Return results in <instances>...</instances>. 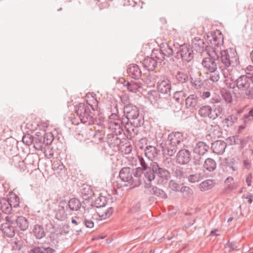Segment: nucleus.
I'll return each instance as SVG.
<instances>
[{
    "instance_id": "nucleus-1",
    "label": "nucleus",
    "mask_w": 253,
    "mask_h": 253,
    "mask_svg": "<svg viewBox=\"0 0 253 253\" xmlns=\"http://www.w3.org/2000/svg\"><path fill=\"white\" fill-rule=\"evenodd\" d=\"M124 115L122 117V122L125 124L126 131L131 133L136 128L142 126L144 122L143 117L140 116L139 109L132 104L124 107Z\"/></svg>"
},
{
    "instance_id": "nucleus-2",
    "label": "nucleus",
    "mask_w": 253,
    "mask_h": 253,
    "mask_svg": "<svg viewBox=\"0 0 253 253\" xmlns=\"http://www.w3.org/2000/svg\"><path fill=\"white\" fill-rule=\"evenodd\" d=\"M75 109L81 123L88 125L94 124V110L92 106L80 103L75 106Z\"/></svg>"
},
{
    "instance_id": "nucleus-3",
    "label": "nucleus",
    "mask_w": 253,
    "mask_h": 253,
    "mask_svg": "<svg viewBox=\"0 0 253 253\" xmlns=\"http://www.w3.org/2000/svg\"><path fill=\"white\" fill-rule=\"evenodd\" d=\"M136 170L129 167H124L119 172V177L123 182H126L125 186L133 185L134 187L139 186L143 182L142 178L135 174Z\"/></svg>"
},
{
    "instance_id": "nucleus-4",
    "label": "nucleus",
    "mask_w": 253,
    "mask_h": 253,
    "mask_svg": "<svg viewBox=\"0 0 253 253\" xmlns=\"http://www.w3.org/2000/svg\"><path fill=\"white\" fill-rule=\"evenodd\" d=\"M152 167V171L146 174L148 178L146 181L152 182L157 177L159 184H164L167 183L170 178V171L167 169L160 167L157 162Z\"/></svg>"
},
{
    "instance_id": "nucleus-5",
    "label": "nucleus",
    "mask_w": 253,
    "mask_h": 253,
    "mask_svg": "<svg viewBox=\"0 0 253 253\" xmlns=\"http://www.w3.org/2000/svg\"><path fill=\"white\" fill-rule=\"evenodd\" d=\"M171 46H172L173 51L172 55L173 61L176 60L179 62L181 61L189 62L193 59L194 53L190 45L183 44L178 47H175V44H172Z\"/></svg>"
},
{
    "instance_id": "nucleus-6",
    "label": "nucleus",
    "mask_w": 253,
    "mask_h": 253,
    "mask_svg": "<svg viewBox=\"0 0 253 253\" xmlns=\"http://www.w3.org/2000/svg\"><path fill=\"white\" fill-rule=\"evenodd\" d=\"M237 53L235 49L232 48H229L227 49H221L218 53L219 56V62L224 65L225 68H228L231 66H234L233 64L236 62L238 57L236 55Z\"/></svg>"
},
{
    "instance_id": "nucleus-7",
    "label": "nucleus",
    "mask_w": 253,
    "mask_h": 253,
    "mask_svg": "<svg viewBox=\"0 0 253 253\" xmlns=\"http://www.w3.org/2000/svg\"><path fill=\"white\" fill-rule=\"evenodd\" d=\"M173 54L172 46L168 43H163L160 49L152 50L151 56L158 63H161L165 59V57H170Z\"/></svg>"
},
{
    "instance_id": "nucleus-8",
    "label": "nucleus",
    "mask_w": 253,
    "mask_h": 253,
    "mask_svg": "<svg viewBox=\"0 0 253 253\" xmlns=\"http://www.w3.org/2000/svg\"><path fill=\"white\" fill-rule=\"evenodd\" d=\"M207 53L209 57L204 58L201 64L205 70L210 72H214L217 70V64L219 63V56L215 50L211 51L208 49Z\"/></svg>"
},
{
    "instance_id": "nucleus-9",
    "label": "nucleus",
    "mask_w": 253,
    "mask_h": 253,
    "mask_svg": "<svg viewBox=\"0 0 253 253\" xmlns=\"http://www.w3.org/2000/svg\"><path fill=\"white\" fill-rule=\"evenodd\" d=\"M147 95L151 102L158 107L166 108L169 106V95H163L156 91H149Z\"/></svg>"
},
{
    "instance_id": "nucleus-10",
    "label": "nucleus",
    "mask_w": 253,
    "mask_h": 253,
    "mask_svg": "<svg viewBox=\"0 0 253 253\" xmlns=\"http://www.w3.org/2000/svg\"><path fill=\"white\" fill-rule=\"evenodd\" d=\"M208 45L207 48V51L208 49L210 51L212 50L216 51L217 54L220 51V48L221 49V46L223 44V36L221 32H218L217 35L214 34L211 36H208Z\"/></svg>"
},
{
    "instance_id": "nucleus-11",
    "label": "nucleus",
    "mask_w": 253,
    "mask_h": 253,
    "mask_svg": "<svg viewBox=\"0 0 253 253\" xmlns=\"http://www.w3.org/2000/svg\"><path fill=\"white\" fill-rule=\"evenodd\" d=\"M138 159L141 167H138L135 169L136 170L135 174H139L143 181H146L148 178L146 174L149 173V172L152 171V166H153V164H156V162H150L149 164L141 156H138Z\"/></svg>"
},
{
    "instance_id": "nucleus-12",
    "label": "nucleus",
    "mask_w": 253,
    "mask_h": 253,
    "mask_svg": "<svg viewBox=\"0 0 253 253\" xmlns=\"http://www.w3.org/2000/svg\"><path fill=\"white\" fill-rule=\"evenodd\" d=\"M251 84H253V81L248 77L247 75H241L234 81L233 84H230L229 87L231 88L237 87L238 90L243 91Z\"/></svg>"
},
{
    "instance_id": "nucleus-13",
    "label": "nucleus",
    "mask_w": 253,
    "mask_h": 253,
    "mask_svg": "<svg viewBox=\"0 0 253 253\" xmlns=\"http://www.w3.org/2000/svg\"><path fill=\"white\" fill-rule=\"evenodd\" d=\"M191 152L186 149H181L177 152L175 162L180 165H186L191 161Z\"/></svg>"
},
{
    "instance_id": "nucleus-14",
    "label": "nucleus",
    "mask_w": 253,
    "mask_h": 253,
    "mask_svg": "<svg viewBox=\"0 0 253 253\" xmlns=\"http://www.w3.org/2000/svg\"><path fill=\"white\" fill-rule=\"evenodd\" d=\"M145 183V188L149 189V194L151 195L166 199L168 198L167 194L162 189L152 185V182L143 181Z\"/></svg>"
},
{
    "instance_id": "nucleus-15",
    "label": "nucleus",
    "mask_w": 253,
    "mask_h": 253,
    "mask_svg": "<svg viewBox=\"0 0 253 253\" xmlns=\"http://www.w3.org/2000/svg\"><path fill=\"white\" fill-rule=\"evenodd\" d=\"M55 252L47 243H38L32 247L29 253H54Z\"/></svg>"
},
{
    "instance_id": "nucleus-16",
    "label": "nucleus",
    "mask_w": 253,
    "mask_h": 253,
    "mask_svg": "<svg viewBox=\"0 0 253 253\" xmlns=\"http://www.w3.org/2000/svg\"><path fill=\"white\" fill-rule=\"evenodd\" d=\"M201 100L195 94H191L185 99V106L190 111L196 110L199 107V102Z\"/></svg>"
},
{
    "instance_id": "nucleus-17",
    "label": "nucleus",
    "mask_w": 253,
    "mask_h": 253,
    "mask_svg": "<svg viewBox=\"0 0 253 253\" xmlns=\"http://www.w3.org/2000/svg\"><path fill=\"white\" fill-rule=\"evenodd\" d=\"M161 145L163 154L165 155L170 157L174 156L179 148V145L173 143L168 140L164 145L161 144Z\"/></svg>"
},
{
    "instance_id": "nucleus-18",
    "label": "nucleus",
    "mask_w": 253,
    "mask_h": 253,
    "mask_svg": "<svg viewBox=\"0 0 253 253\" xmlns=\"http://www.w3.org/2000/svg\"><path fill=\"white\" fill-rule=\"evenodd\" d=\"M1 230L7 237L10 238L14 237L16 230L14 221H11V222H8L1 224Z\"/></svg>"
},
{
    "instance_id": "nucleus-19",
    "label": "nucleus",
    "mask_w": 253,
    "mask_h": 253,
    "mask_svg": "<svg viewBox=\"0 0 253 253\" xmlns=\"http://www.w3.org/2000/svg\"><path fill=\"white\" fill-rule=\"evenodd\" d=\"M171 90V84L169 81H162L158 83L157 84V90H152L151 91H158L159 93L163 95H169L168 93Z\"/></svg>"
},
{
    "instance_id": "nucleus-20",
    "label": "nucleus",
    "mask_w": 253,
    "mask_h": 253,
    "mask_svg": "<svg viewBox=\"0 0 253 253\" xmlns=\"http://www.w3.org/2000/svg\"><path fill=\"white\" fill-rule=\"evenodd\" d=\"M127 73L128 75L135 80H138L142 75V72L139 67L136 64H130L127 69Z\"/></svg>"
},
{
    "instance_id": "nucleus-21",
    "label": "nucleus",
    "mask_w": 253,
    "mask_h": 253,
    "mask_svg": "<svg viewBox=\"0 0 253 253\" xmlns=\"http://www.w3.org/2000/svg\"><path fill=\"white\" fill-rule=\"evenodd\" d=\"M226 147V144L223 141L217 140L211 144V149L214 153L221 155Z\"/></svg>"
},
{
    "instance_id": "nucleus-22",
    "label": "nucleus",
    "mask_w": 253,
    "mask_h": 253,
    "mask_svg": "<svg viewBox=\"0 0 253 253\" xmlns=\"http://www.w3.org/2000/svg\"><path fill=\"white\" fill-rule=\"evenodd\" d=\"M209 149V146L206 142L199 141L194 147L193 152L196 155L203 156Z\"/></svg>"
},
{
    "instance_id": "nucleus-23",
    "label": "nucleus",
    "mask_w": 253,
    "mask_h": 253,
    "mask_svg": "<svg viewBox=\"0 0 253 253\" xmlns=\"http://www.w3.org/2000/svg\"><path fill=\"white\" fill-rule=\"evenodd\" d=\"M13 221L15 222V225H17L16 228H18L21 231H25L28 229L29 223L25 217L19 216Z\"/></svg>"
},
{
    "instance_id": "nucleus-24",
    "label": "nucleus",
    "mask_w": 253,
    "mask_h": 253,
    "mask_svg": "<svg viewBox=\"0 0 253 253\" xmlns=\"http://www.w3.org/2000/svg\"><path fill=\"white\" fill-rule=\"evenodd\" d=\"M167 140L179 146L183 141V133L179 131L173 132L169 134Z\"/></svg>"
},
{
    "instance_id": "nucleus-25",
    "label": "nucleus",
    "mask_w": 253,
    "mask_h": 253,
    "mask_svg": "<svg viewBox=\"0 0 253 253\" xmlns=\"http://www.w3.org/2000/svg\"><path fill=\"white\" fill-rule=\"evenodd\" d=\"M159 153L160 150L154 146H147L145 149V156L151 161H152Z\"/></svg>"
},
{
    "instance_id": "nucleus-26",
    "label": "nucleus",
    "mask_w": 253,
    "mask_h": 253,
    "mask_svg": "<svg viewBox=\"0 0 253 253\" xmlns=\"http://www.w3.org/2000/svg\"><path fill=\"white\" fill-rule=\"evenodd\" d=\"M43 135L40 132H37L34 136V147L37 150H42L45 146V143L43 142Z\"/></svg>"
},
{
    "instance_id": "nucleus-27",
    "label": "nucleus",
    "mask_w": 253,
    "mask_h": 253,
    "mask_svg": "<svg viewBox=\"0 0 253 253\" xmlns=\"http://www.w3.org/2000/svg\"><path fill=\"white\" fill-rule=\"evenodd\" d=\"M158 62L155 59L151 57H147L142 62L143 67L148 71H153L157 67Z\"/></svg>"
},
{
    "instance_id": "nucleus-28",
    "label": "nucleus",
    "mask_w": 253,
    "mask_h": 253,
    "mask_svg": "<svg viewBox=\"0 0 253 253\" xmlns=\"http://www.w3.org/2000/svg\"><path fill=\"white\" fill-rule=\"evenodd\" d=\"M199 115L203 118H209L212 119L213 118L212 115V109L208 105H203L198 110Z\"/></svg>"
},
{
    "instance_id": "nucleus-29",
    "label": "nucleus",
    "mask_w": 253,
    "mask_h": 253,
    "mask_svg": "<svg viewBox=\"0 0 253 253\" xmlns=\"http://www.w3.org/2000/svg\"><path fill=\"white\" fill-rule=\"evenodd\" d=\"M6 199L13 209H17L20 207V198L13 192H9L8 197Z\"/></svg>"
},
{
    "instance_id": "nucleus-30",
    "label": "nucleus",
    "mask_w": 253,
    "mask_h": 253,
    "mask_svg": "<svg viewBox=\"0 0 253 253\" xmlns=\"http://www.w3.org/2000/svg\"><path fill=\"white\" fill-rule=\"evenodd\" d=\"M121 122H111L110 127L112 129V133L115 136H120L123 135L124 132L123 125Z\"/></svg>"
},
{
    "instance_id": "nucleus-31",
    "label": "nucleus",
    "mask_w": 253,
    "mask_h": 253,
    "mask_svg": "<svg viewBox=\"0 0 253 253\" xmlns=\"http://www.w3.org/2000/svg\"><path fill=\"white\" fill-rule=\"evenodd\" d=\"M174 77L177 83L179 84L186 83L189 80L188 74L183 71H178L176 72Z\"/></svg>"
},
{
    "instance_id": "nucleus-32",
    "label": "nucleus",
    "mask_w": 253,
    "mask_h": 253,
    "mask_svg": "<svg viewBox=\"0 0 253 253\" xmlns=\"http://www.w3.org/2000/svg\"><path fill=\"white\" fill-rule=\"evenodd\" d=\"M187 94L183 90L175 91L173 95V99L178 104L182 105L184 101H185Z\"/></svg>"
},
{
    "instance_id": "nucleus-33",
    "label": "nucleus",
    "mask_w": 253,
    "mask_h": 253,
    "mask_svg": "<svg viewBox=\"0 0 253 253\" xmlns=\"http://www.w3.org/2000/svg\"><path fill=\"white\" fill-rule=\"evenodd\" d=\"M34 235L36 239H41L45 236V232L42 225L36 224L33 229Z\"/></svg>"
},
{
    "instance_id": "nucleus-34",
    "label": "nucleus",
    "mask_w": 253,
    "mask_h": 253,
    "mask_svg": "<svg viewBox=\"0 0 253 253\" xmlns=\"http://www.w3.org/2000/svg\"><path fill=\"white\" fill-rule=\"evenodd\" d=\"M126 82L125 86L126 87L127 90L132 93H136L139 91V89L141 88L140 83L131 81L130 82L127 81Z\"/></svg>"
},
{
    "instance_id": "nucleus-35",
    "label": "nucleus",
    "mask_w": 253,
    "mask_h": 253,
    "mask_svg": "<svg viewBox=\"0 0 253 253\" xmlns=\"http://www.w3.org/2000/svg\"><path fill=\"white\" fill-rule=\"evenodd\" d=\"M193 47L198 52H202L204 50L207 52V48L208 45L206 44L203 40L198 39L193 43Z\"/></svg>"
},
{
    "instance_id": "nucleus-36",
    "label": "nucleus",
    "mask_w": 253,
    "mask_h": 253,
    "mask_svg": "<svg viewBox=\"0 0 253 253\" xmlns=\"http://www.w3.org/2000/svg\"><path fill=\"white\" fill-rule=\"evenodd\" d=\"M216 167L215 161L211 158H207L205 160L203 168L209 171H213Z\"/></svg>"
},
{
    "instance_id": "nucleus-37",
    "label": "nucleus",
    "mask_w": 253,
    "mask_h": 253,
    "mask_svg": "<svg viewBox=\"0 0 253 253\" xmlns=\"http://www.w3.org/2000/svg\"><path fill=\"white\" fill-rule=\"evenodd\" d=\"M0 209L5 213H10L13 208L6 199L3 198L0 200Z\"/></svg>"
},
{
    "instance_id": "nucleus-38",
    "label": "nucleus",
    "mask_w": 253,
    "mask_h": 253,
    "mask_svg": "<svg viewBox=\"0 0 253 253\" xmlns=\"http://www.w3.org/2000/svg\"><path fill=\"white\" fill-rule=\"evenodd\" d=\"M215 182L212 179H207L200 184V188L201 191H205L211 189L214 186Z\"/></svg>"
},
{
    "instance_id": "nucleus-39",
    "label": "nucleus",
    "mask_w": 253,
    "mask_h": 253,
    "mask_svg": "<svg viewBox=\"0 0 253 253\" xmlns=\"http://www.w3.org/2000/svg\"><path fill=\"white\" fill-rule=\"evenodd\" d=\"M204 160L202 156L199 155H195L193 159V166L196 170H198L200 169L202 166H203Z\"/></svg>"
},
{
    "instance_id": "nucleus-40",
    "label": "nucleus",
    "mask_w": 253,
    "mask_h": 253,
    "mask_svg": "<svg viewBox=\"0 0 253 253\" xmlns=\"http://www.w3.org/2000/svg\"><path fill=\"white\" fill-rule=\"evenodd\" d=\"M209 129L211 133L210 135H213L214 137L219 138L221 136V129L218 125H210Z\"/></svg>"
},
{
    "instance_id": "nucleus-41",
    "label": "nucleus",
    "mask_w": 253,
    "mask_h": 253,
    "mask_svg": "<svg viewBox=\"0 0 253 253\" xmlns=\"http://www.w3.org/2000/svg\"><path fill=\"white\" fill-rule=\"evenodd\" d=\"M68 207L72 211H77L82 207L81 202L77 198H72L68 202Z\"/></svg>"
},
{
    "instance_id": "nucleus-42",
    "label": "nucleus",
    "mask_w": 253,
    "mask_h": 253,
    "mask_svg": "<svg viewBox=\"0 0 253 253\" xmlns=\"http://www.w3.org/2000/svg\"><path fill=\"white\" fill-rule=\"evenodd\" d=\"M190 82L193 87L196 89L200 88L203 84V83L198 75V77L190 76Z\"/></svg>"
},
{
    "instance_id": "nucleus-43",
    "label": "nucleus",
    "mask_w": 253,
    "mask_h": 253,
    "mask_svg": "<svg viewBox=\"0 0 253 253\" xmlns=\"http://www.w3.org/2000/svg\"><path fill=\"white\" fill-rule=\"evenodd\" d=\"M114 211L113 208L112 207L105 210H100L97 212V214L100 218L101 220L105 219L109 217Z\"/></svg>"
},
{
    "instance_id": "nucleus-44",
    "label": "nucleus",
    "mask_w": 253,
    "mask_h": 253,
    "mask_svg": "<svg viewBox=\"0 0 253 253\" xmlns=\"http://www.w3.org/2000/svg\"><path fill=\"white\" fill-rule=\"evenodd\" d=\"M107 203V199L105 196H100L94 202V206L97 208L104 207Z\"/></svg>"
},
{
    "instance_id": "nucleus-45",
    "label": "nucleus",
    "mask_w": 253,
    "mask_h": 253,
    "mask_svg": "<svg viewBox=\"0 0 253 253\" xmlns=\"http://www.w3.org/2000/svg\"><path fill=\"white\" fill-rule=\"evenodd\" d=\"M173 172L175 174L176 178L181 179L187 177L186 172L184 171L183 168L180 166H176L175 168H173Z\"/></svg>"
},
{
    "instance_id": "nucleus-46",
    "label": "nucleus",
    "mask_w": 253,
    "mask_h": 253,
    "mask_svg": "<svg viewBox=\"0 0 253 253\" xmlns=\"http://www.w3.org/2000/svg\"><path fill=\"white\" fill-rule=\"evenodd\" d=\"M81 194L85 201H88L91 198L93 192L90 187H84L82 189Z\"/></svg>"
},
{
    "instance_id": "nucleus-47",
    "label": "nucleus",
    "mask_w": 253,
    "mask_h": 253,
    "mask_svg": "<svg viewBox=\"0 0 253 253\" xmlns=\"http://www.w3.org/2000/svg\"><path fill=\"white\" fill-rule=\"evenodd\" d=\"M224 109L222 105H218L215 106L213 110L214 113H212L213 118L212 120H215L218 117L221 118V115H222L224 113Z\"/></svg>"
},
{
    "instance_id": "nucleus-48",
    "label": "nucleus",
    "mask_w": 253,
    "mask_h": 253,
    "mask_svg": "<svg viewBox=\"0 0 253 253\" xmlns=\"http://www.w3.org/2000/svg\"><path fill=\"white\" fill-rule=\"evenodd\" d=\"M43 142L45 143V146L50 145L54 140V136L52 133H46L43 136Z\"/></svg>"
},
{
    "instance_id": "nucleus-49",
    "label": "nucleus",
    "mask_w": 253,
    "mask_h": 253,
    "mask_svg": "<svg viewBox=\"0 0 253 253\" xmlns=\"http://www.w3.org/2000/svg\"><path fill=\"white\" fill-rule=\"evenodd\" d=\"M245 95L249 100H253V84H251L244 90Z\"/></svg>"
},
{
    "instance_id": "nucleus-50",
    "label": "nucleus",
    "mask_w": 253,
    "mask_h": 253,
    "mask_svg": "<svg viewBox=\"0 0 253 253\" xmlns=\"http://www.w3.org/2000/svg\"><path fill=\"white\" fill-rule=\"evenodd\" d=\"M181 184L178 183L176 181L171 180L169 183V188L175 192H179Z\"/></svg>"
},
{
    "instance_id": "nucleus-51",
    "label": "nucleus",
    "mask_w": 253,
    "mask_h": 253,
    "mask_svg": "<svg viewBox=\"0 0 253 253\" xmlns=\"http://www.w3.org/2000/svg\"><path fill=\"white\" fill-rule=\"evenodd\" d=\"M34 136L27 134L23 136L22 141L23 143H25L26 145H30L32 144H34Z\"/></svg>"
},
{
    "instance_id": "nucleus-52",
    "label": "nucleus",
    "mask_w": 253,
    "mask_h": 253,
    "mask_svg": "<svg viewBox=\"0 0 253 253\" xmlns=\"http://www.w3.org/2000/svg\"><path fill=\"white\" fill-rule=\"evenodd\" d=\"M200 174H194L190 175L188 177V181L191 183L198 182L201 179Z\"/></svg>"
},
{
    "instance_id": "nucleus-53",
    "label": "nucleus",
    "mask_w": 253,
    "mask_h": 253,
    "mask_svg": "<svg viewBox=\"0 0 253 253\" xmlns=\"http://www.w3.org/2000/svg\"><path fill=\"white\" fill-rule=\"evenodd\" d=\"M211 74L210 75L209 77V79L212 81V82H216L220 79V75L219 72L216 70V71H214V72H211Z\"/></svg>"
},
{
    "instance_id": "nucleus-54",
    "label": "nucleus",
    "mask_w": 253,
    "mask_h": 253,
    "mask_svg": "<svg viewBox=\"0 0 253 253\" xmlns=\"http://www.w3.org/2000/svg\"><path fill=\"white\" fill-rule=\"evenodd\" d=\"M246 75H247L248 77L251 79L253 81V66L249 65L246 67L245 70Z\"/></svg>"
},
{
    "instance_id": "nucleus-55",
    "label": "nucleus",
    "mask_w": 253,
    "mask_h": 253,
    "mask_svg": "<svg viewBox=\"0 0 253 253\" xmlns=\"http://www.w3.org/2000/svg\"><path fill=\"white\" fill-rule=\"evenodd\" d=\"M222 97L227 103H230L232 101V96L230 92H225L222 94Z\"/></svg>"
},
{
    "instance_id": "nucleus-56",
    "label": "nucleus",
    "mask_w": 253,
    "mask_h": 253,
    "mask_svg": "<svg viewBox=\"0 0 253 253\" xmlns=\"http://www.w3.org/2000/svg\"><path fill=\"white\" fill-rule=\"evenodd\" d=\"M121 101L122 103L124 104V107L126 106H128L129 105H132L129 103L130 99L128 96L126 95H124L120 97Z\"/></svg>"
},
{
    "instance_id": "nucleus-57",
    "label": "nucleus",
    "mask_w": 253,
    "mask_h": 253,
    "mask_svg": "<svg viewBox=\"0 0 253 253\" xmlns=\"http://www.w3.org/2000/svg\"><path fill=\"white\" fill-rule=\"evenodd\" d=\"M83 222L84 225L87 228H91L94 226V222L91 219H85L84 221Z\"/></svg>"
},
{
    "instance_id": "nucleus-58",
    "label": "nucleus",
    "mask_w": 253,
    "mask_h": 253,
    "mask_svg": "<svg viewBox=\"0 0 253 253\" xmlns=\"http://www.w3.org/2000/svg\"><path fill=\"white\" fill-rule=\"evenodd\" d=\"M222 123L223 124L224 127L226 126L227 128H229L230 126L233 125L231 120H230L228 117L222 121Z\"/></svg>"
},
{
    "instance_id": "nucleus-59",
    "label": "nucleus",
    "mask_w": 253,
    "mask_h": 253,
    "mask_svg": "<svg viewBox=\"0 0 253 253\" xmlns=\"http://www.w3.org/2000/svg\"><path fill=\"white\" fill-rule=\"evenodd\" d=\"M113 141V142L111 145L113 146H118L122 143L121 138L119 137V136H115Z\"/></svg>"
},
{
    "instance_id": "nucleus-60",
    "label": "nucleus",
    "mask_w": 253,
    "mask_h": 253,
    "mask_svg": "<svg viewBox=\"0 0 253 253\" xmlns=\"http://www.w3.org/2000/svg\"><path fill=\"white\" fill-rule=\"evenodd\" d=\"M253 178V174L250 172L246 176V182L248 187H250L252 185V181Z\"/></svg>"
},
{
    "instance_id": "nucleus-61",
    "label": "nucleus",
    "mask_w": 253,
    "mask_h": 253,
    "mask_svg": "<svg viewBox=\"0 0 253 253\" xmlns=\"http://www.w3.org/2000/svg\"><path fill=\"white\" fill-rule=\"evenodd\" d=\"M243 164L245 169H250L251 168L252 163L251 161L248 159H245L243 161Z\"/></svg>"
},
{
    "instance_id": "nucleus-62",
    "label": "nucleus",
    "mask_w": 253,
    "mask_h": 253,
    "mask_svg": "<svg viewBox=\"0 0 253 253\" xmlns=\"http://www.w3.org/2000/svg\"><path fill=\"white\" fill-rule=\"evenodd\" d=\"M115 135L113 134V133H111L110 134H109L108 135H107V142H108V143L109 144V145H112V143H113V139H114L115 138Z\"/></svg>"
},
{
    "instance_id": "nucleus-63",
    "label": "nucleus",
    "mask_w": 253,
    "mask_h": 253,
    "mask_svg": "<svg viewBox=\"0 0 253 253\" xmlns=\"http://www.w3.org/2000/svg\"><path fill=\"white\" fill-rule=\"evenodd\" d=\"M71 222L73 224H75L76 226H84L83 222L79 218H78V220H76V219L72 218V220H71Z\"/></svg>"
},
{
    "instance_id": "nucleus-64",
    "label": "nucleus",
    "mask_w": 253,
    "mask_h": 253,
    "mask_svg": "<svg viewBox=\"0 0 253 253\" xmlns=\"http://www.w3.org/2000/svg\"><path fill=\"white\" fill-rule=\"evenodd\" d=\"M14 244L13 247L16 250H20L22 248V242L20 241L14 242Z\"/></svg>"
}]
</instances>
